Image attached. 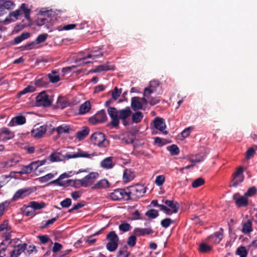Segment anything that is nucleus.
<instances>
[{"label":"nucleus","instance_id":"f257e3e1","mask_svg":"<svg viewBox=\"0 0 257 257\" xmlns=\"http://www.w3.org/2000/svg\"><path fill=\"white\" fill-rule=\"evenodd\" d=\"M107 112L111 120L110 124L114 127L118 126L119 120H121L124 126H127L131 124L130 117L132 115V110L129 107L117 110L115 107L107 108Z\"/></svg>","mask_w":257,"mask_h":257},{"label":"nucleus","instance_id":"f03ea898","mask_svg":"<svg viewBox=\"0 0 257 257\" xmlns=\"http://www.w3.org/2000/svg\"><path fill=\"white\" fill-rule=\"evenodd\" d=\"M127 194L129 195V200H137L143 197L146 193V188L144 185L136 184L126 188Z\"/></svg>","mask_w":257,"mask_h":257},{"label":"nucleus","instance_id":"7ed1b4c3","mask_svg":"<svg viewBox=\"0 0 257 257\" xmlns=\"http://www.w3.org/2000/svg\"><path fill=\"white\" fill-rule=\"evenodd\" d=\"M159 83L157 81H152L150 82L149 87L145 88L144 91V96L148 99V103L151 105H154L160 102L158 97H152L151 94L155 91V86H158Z\"/></svg>","mask_w":257,"mask_h":257},{"label":"nucleus","instance_id":"20e7f679","mask_svg":"<svg viewBox=\"0 0 257 257\" xmlns=\"http://www.w3.org/2000/svg\"><path fill=\"white\" fill-rule=\"evenodd\" d=\"M98 176L99 174L98 173L91 172L82 179L75 180V183L82 187H87L92 185L96 179L98 177Z\"/></svg>","mask_w":257,"mask_h":257},{"label":"nucleus","instance_id":"39448f33","mask_svg":"<svg viewBox=\"0 0 257 257\" xmlns=\"http://www.w3.org/2000/svg\"><path fill=\"white\" fill-rule=\"evenodd\" d=\"M90 141L94 145L99 147H105L107 145V141L104 135L101 132H95L90 137Z\"/></svg>","mask_w":257,"mask_h":257},{"label":"nucleus","instance_id":"423d86ee","mask_svg":"<svg viewBox=\"0 0 257 257\" xmlns=\"http://www.w3.org/2000/svg\"><path fill=\"white\" fill-rule=\"evenodd\" d=\"M109 196L112 200L114 201L129 200V195L127 194L126 188L115 189L110 193Z\"/></svg>","mask_w":257,"mask_h":257},{"label":"nucleus","instance_id":"0eeeda50","mask_svg":"<svg viewBox=\"0 0 257 257\" xmlns=\"http://www.w3.org/2000/svg\"><path fill=\"white\" fill-rule=\"evenodd\" d=\"M232 198L238 208L246 207L248 205V199L244 194L241 195L239 193H236L233 195Z\"/></svg>","mask_w":257,"mask_h":257},{"label":"nucleus","instance_id":"6e6552de","mask_svg":"<svg viewBox=\"0 0 257 257\" xmlns=\"http://www.w3.org/2000/svg\"><path fill=\"white\" fill-rule=\"evenodd\" d=\"M36 101L38 106L46 107L51 104V101L49 99V96L45 91L41 92L36 96Z\"/></svg>","mask_w":257,"mask_h":257},{"label":"nucleus","instance_id":"1a4fd4ad","mask_svg":"<svg viewBox=\"0 0 257 257\" xmlns=\"http://www.w3.org/2000/svg\"><path fill=\"white\" fill-rule=\"evenodd\" d=\"M17 240L16 242L17 243V245L14 246L13 249L10 253V257H18L27 249V244L26 243H19L18 242H21V241L19 239H17Z\"/></svg>","mask_w":257,"mask_h":257},{"label":"nucleus","instance_id":"9d476101","mask_svg":"<svg viewBox=\"0 0 257 257\" xmlns=\"http://www.w3.org/2000/svg\"><path fill=\"white\" fill-rule=\"evenodd\" d=\"M107 119V116L105 110L102 109L98 111L93 116L91 117L89 121L93 124L104 122Z\"/></svg>","mask_w":257,"mask_h":257},{"label":"nucleus","instance_id":"9b49d317","mask_svg":"<svg viewBox=\"0 0 257 257\" xmlns=\"http://www.w3.org/2000/svg\"><path fill=\"white\" fill-rule=\"evenodd\" d=\"M33 192L31 188H25L18 190L14 195L12 200L17 201L20 199H23L29 196Z\"/></svg>","mask_w":257,"mask_h":257},{"label":"nucleus","instance_id":"f8f14e48","mask_svg":"<svg viewBox=\"0 0 257 257\" xmlns=\"http://www.w3.org/2000/svg\"><path fill=\"white\" fill-rule=\"evenodd\" d=\"M154 126L157 130H159L160 132H162L163 134L167 135L168 132L164 131L166 125L165 122L163 118L156 117L153 120Z\"/></svg>","mask_w":257,"mask_h":257},{"label":"nucleus","instance_id":"ddd939ff","mask_svg":"<svg viewBox=\"0 0 257 257\" xmlns=\"http://www.w3.org/2000/svg\"><path fill=\"white\" fill-rule=\"evenodd\" d=\"M67 155H70V154H66L65 156H63L60 153L55 152L51 154L49 157V159L51 162L62 161L70 159L66 157Z\"/></svg>","mask_w":257,"mask_h":257},{"label":"nucleus","instance_id":"4468645a","mask_svg":"<svg viewBox=\"0 0 257 257\" xmlns=\"http://www.w3.org/2000/svg\"><path fill=\"white\" fill-rule=\"evenodd\" d=\"M113 158L112 157H107L100 162V166L103 169L109 170L113 168L115 163L113 162Z\"/></svg>","mask_w":257,"mask_h":257},{"label":"nucleus","instance_id":"2eb2a0df","mask_svg":"<svg viewBox=\"0 0 257 257\" xmlns=\"http://www.w3.org/2000/svg\"><path fill=\"white\" fill-rule=\"evenodd\" d=\"M133 233L138 236H145L153 233V230L151 227L146 228L137 227L134 229Z\"/></svg>","mask_w":257,"mask_h":257},{"label":"nucleus","instance_id":"dca6fc26","mask_svg":"<svg viewBox=\"0 0 257 257\" xmlns=\"http://www.w3.org/2000/svg\"><path fill=\"white\" fill-rule=\"evenodd\" d=\"M115 68L114 65H110L109 62H107L103 65H100L97 66L95 69L91 70L92 72H100L103 71L113 70Z\"/></svg>","mask_w":257,"mask_h":257},{"label":"nucleus","instance_id":"f3484780","mask_svg":"<svg viewBox=\"0 0 257 257\" xmlns=\"http://www.w3.org/2000/svg\"><path fill=\"white\" fill-rule=\"evenodd\" d=\"M162 202L165 203L167 206L170 208L171 212H172V214L178 212L179 204L177 202L169 200H163Z\"/></svg>","mask_w":257,"mask_h":257},{"label":"nucleus","instance_id":"a211bd4d","mask_svg":"<svg viewBox=\"0 0 257 257\" xmlns=\"http://www.w3.org/2000/svg\"><path fill=\"white\" fill-rule=\"evenodd\" d=\"M26 117L23 115H18L13 117L9 123L10 126H14L16 125H22L26 123Z\"/></svg>","mask_w":257,"mask_h":257},{"label":"nucleus","instance_id":"6ab92c4d","mask_svg":"<svg viewBox=\"0 0 257 257\" xmlns=\"http://www.w3.org/2000/svg\"><path fill=\"white\" fill-rule=\"evenodd\" d=\"M110 186V183L107 181V180L103 179H101L96 183L93 184L91 188L92 189H104L108 187H109Z\"/></svg>","mask_w":257,"mask_h":257},{"label":"nucleus","instance_id":"aec40b11","mask_svg":"<svg viewBox=\"0 0 257 257\" xmlns=\"http://www.w3.org/2000/svg\"><path fill=\"white\" fill-rule=\"evenodd\" d=\"M46 132V127L44 125L40 126L36 129L32 131L31 133L34 137L41 138Z\"/></svg>","mask_w":257,"mask_h":257},{"label":"nucleus","instance_id":"412c9836","mask_svg":"<svg viewBox=\"0 0 257 257\" xmlns=\"http://www.w3.org/2000/svg\"><path fill=\"white\" fill-rule=\"evenodd\" d=\"M223 236V229L222 228L219 229L218 231L214 232L210 238L216 244L219 243L222 240Z\"/></svg>","mask_w":257,"mask_h":257},{"label":"nucleus","instance_id":"4be33fe9","mask_svg":"<svg viewBox=\"0 0 257 257\" xmlns=\"http://www.w3.org/2000/svg\"><path fill=\"white\" fill-rule=\"evenodd\" d=\"M132 118L131 119V124L133 123H138L143 118L144 115L142 112L137 111L134 113L132 112Z\"/></svg>","mask_w":257,"mask_h":257},{"label":"nucleus","instance_id":"5701e85b","mask_svg":"<svg viewBox=\"0 0 257 257\" xmlns=\"http://www.w3.org/2000/svg\"><path fill=\"white\" fill-rule=\"evenodd\" d=\"M19 10L21 13H22V14L23 13L24 14V17L28 21H30V13H31V10L29 9L27 5L23 3L21 5Z\"/></svg>","mask_w":257,"mask_h":257},{"label":"nucleus","instance_id":"b1692460","mask_svg":"<svg viewBox=\"0 0 257 257\" xmlns=\"http://www.w3.org/2000/svg\"><path fill=\"white\" fill-rule=\"evenodd\" d=\"M131 107L135 110H138L142 108V104L139 100V97H134L131 99Z\"/></svg>","mask_w":257,"mask_h":257},{"label":"nucleus","instance_id":"393cba45","mask_svg":"<svg viewBox=\"0 0 257 257\" xmlns=\"http://www.w3.org/2000/svg\"><path fill=\"white\" fill-rule=\"evenodd\" d=\"M252 231V222L250 220H247L246 222L242 223L241 231L245 234H248Z\"/></svg>","mask_w":257,"mask_h":257},{"label":"nucleus","instance_id":"a878e982","mask_svg":"<svg viewBox=\"0 0 257 257\" xmlns=\"http://www.w3.org/2000/svg\"><path fill=\"white\" fill-rule=\"evenodd\" d=\"M89 129L88 127L84 126L82 130L76 133L77 138L79 140H83L89 134Z\"/></svg>","mask_w":257,"mask_h":257},{"label":"nucleus","instance_id":"bb28decb","mask_svg":"<svg viewBox=\"0 0 257 257\" xmlns=\"http://www.w3.org/2000/svg\"><path fill=\"white\" fill-rule=\"evenodd\" d=\"M135 177L134 173L130 170L126 169L123 174V179L124 182H128L132 180Z\"/></svg>","mask_w":257,"mask_h":257},{"label":"nucleus","instance_id":"cd10ccee","mask_svg":"<svg viewBox=\"0 0 257 257\" xmlns=\"http://www.w3.org/2000/svg\"><path fill=\"white\" fill-rule=\"evenodd\" d=\"M91 108V104L89 101H86L82 103L79 107V113L83 114L88 112Z\"/></svg>","mask_w":257,"mask_h":257},{"label":"nucleus","instance_id":"c85d7f7f","mask_svg":"<svg viewBox=\"0 0 257 257\" xmlns=\"http://www.w3.org/2000/svg\"><path fill=\"white\" fill-rule=\"evenodd\" d=\"M47 76L51 83H55L60 80L59 75L56 70H52L51 73H49Z\"/></svg>","mask_w":257,"mask_h":257},{"label":"nucleus","instance_id":"c756f323","mask_svg":"<svg viewBox=\"0 0 257 257\" xmlns=\"http://www.w3.org/2000/svg\"><path fill=\"white\" fill-rule=\"evenodd\" d=\"M46 206V204L43 202H38L36 201H31L30 202V205L28 207H31L34 210L42 209Z\"/></svg>","mask_w":257,"mask_h":257},{"label":"nucleus","instance_id":"7c9ffc66","mask_svg":"<svg viewBox=\"0 0 257 257\" xmlns=\"http://www.w3.org/2000/svg\"><path fill=\"white\" fill-rule=\"evenodd\" d=\"M0 133L4 136L5 141L11 139L14 137V134L6 127L2 128Z\"/></svg>","mask_w":257,"mask_h":257},{"label":"nucleus","instance_id":"2f4dec72","mask_svg":"<svg viewBox=\"0 0 257 257\" xmlns=\"http://www.w3.org/2000/svg\"><path fill=\"white\" fill-rule=\"evenodd\" d=\"M91 154H89L86 152H84L83 151H81L80 152L74 153L73 154L67 155L66 157L68 158H76L78 157H83V158H90Z\"/></svg>","mask_w":257,"mask_h":257},{"label":"nucleus","instance_id":"473e14b6","mask_svg":"<svg viewBox=\"0 0 257 257\" xmlns=\"http://www.w3.org/2000/svg\"><path fill=\"white\" fill-rule=\"evenodd\" d=\"M19 162V159L13 158L9 159L5 162H3L2 163V165L3 167L5 168L11 167L16 165Z\"/></svg>","mask_w":257,"mask_h":257},{"label":"nucleus","instance_id":"72a5a7b5","mask_svg":"<svg viewBox=\"0 0 257 257\" xmlns=\"http://www.w3.org/2000/svg\"><path fill=\"white\" fill-rule=\"evenodd\" d=\"M35 91V88L31 85H29L26 88H25L23 90L19 92L17 95V96L18 98H20L22 95L28 93H31Z\"/></svg>","mask_w":257,"mask_h":257},{"label":"nucleus","instance_id":"f704fd0d","mask_svg":"<svg viewBox=\"0 0 257 257\" xmlns=\"http://www.w3.org/2000/svg\"><path fill=\"white\" fill-rule=\"evenodd\" d=\"M30 36V34L28 32L23 33L19 36L15 37L14 42L16 44H19L24 40L28 39Z\"/></svg>","mask_w":257,"mask_h":257},{"label":"nucleus","instance_id":"c9c22d12","mask_svg":"<svg viewBox=\"0 0 257 257\" xmlns=\"http://www.w3.org/2000/svg\"><path fill=\"white\" fill-rule=\"evenodd\" d=\"M232 179L231 180V186L236 187L240 183L243 182L244 179L243 176H232Z\"/></svg>","mask_w":257,"mask_h":257},{"label":"nucleus","instance_id":"e433bc0d","mask_svg":"<svg viewBox=\"0 0 257 257\" xmlns=\"http://www.w3.org/2000/svg\"><path fill=\"white\" fill-rule=\"evenodd\" d=\"M167 150L170 152L172 156L177 155L180 153L179 148L176 145H172L168 146Z\"/></svg>","mask_w":257,"mask_h":257},{"label":"nucleus","instance_id":"4c0bfd02","mask_svg":"<svg viewBox=\"0 0 257 257\" xmlns=\"http://www.w3.org/2000/svg\"><path fill=\"white\" fill-rule=\"evenodd\" d=\"M70 130V128L69 125H60L57 127L56 129H54V130H56L58 135H60L62 133H69Z\"/></svg>","mask_w":257,"mask_h":257},{"label":"nucleus","instance_id":"58836bf2","mask_svg":"<svg viewBox=\"0 0 257 257\" xmlns=\"http://www.w3.org/2000/svg\"><path fill=\"white\" fill-rule=\"evenodd\" d=\"M145 215L149 218L155 219L159 216V213L157 210L152 209L148 210Z\"/></svg>","mask_w":257,"mask_h":257},{"label":"nucleus","instance_id":"ea45409f","mask_svg":"<svg viewBox=\"0 0 257 257\" xmlns=\"http://www.w3.org/2000/svg\"><path fill=\"white\" fill-rule=\"evenodd\" d=\"M257 194V189L255 186L249 187L247 191L244 194L248 198L252 197Z\"/></svg>","mask_w":257,"mask_h":257},{"label":"nucleus","instance_id":"a19ab883","mask_svg":"<svg viewBox=\"0 0 257 257\" xmlns=\"http://www.w3.org/2000/svg\"><path fill=\"white\" fill-rule=\"evenodd\" d=\"M106 239L109 241L118 242L119 238L115 231H110L106 236Z\"/></svg>","mask_w":257,"mask_h":257},{"label":"nucleus","instance_id":"79ce46f5","mask_svg":"<svg viewBox=\"0 0 257 257\" xmlns=\"http://www.w3.org/2000/svg\"><path fill=\"white\" fill-rule=\"evenodd\" d=\"M106 248L109 251H114L118 247V242L109 241L106 244Z\"/></svg>","mask_w":257,"mask_h":257},{"label":"nucleus","instance_id":"37998d69","mask_svg":"<svg viewBox=\"0 0 257 257\" xmlns=\"http://www.w3.org/2000/svg\"><path fill=\"white\" fill-rule=\"evenodd\" d=\"M247 251L245 247L243 246L239 247L236 251V254L239 255L240 257H246L247 255Z\"/></svg>","mask_w":257,"mask_h":257},{"label":"nucleus","instance_id":"c03bdc74","mask_svg":"<svg viewBox=\"0 0 257 257\" xmlns=\"http://www.w3.org/2000/svg\"><path fill=\"white\" fill-rule=\"evenodd\" d=\"M211 250V247L205 243H202L200 244L199 250L201 252L206 253Z\"/></svg>","mask_w":257,"mask_h":257},{"label":"nucleus","instance_id":"a18cd8bd","mask_svg":"<svg viewBox=\"0 0 257 257\" xmlns=\"http://www.w3.org/2000/svg\"><path fill=\"white\" fill-rule=\"evenodd\" d=\"M103 53L102 52H99L98 54H88L86 57H83V58H82L81 59V60H82L83 61V63H89L90 62H85L84 60L86 59V58H93V59H95V58H99V57H101L103 56Z\"/></svg>","mask_w":257,"mask_h":257},{"label":"nucleus","instance_id":"49530a36","mask_svg":"<svg viewBox=\"0 0 257 257\" xmlns=\"http://www.w3.org/2000/svg\"><path fill=\"white\" fill-rule=\"evenodd\" d=\"M136 236L134 234V235H132L128 237L127 240V244L130 247H133L136 245L137 242Z\"/></svg>","mask_w":257,"mask_h":257},{"label":"nucleus","instance_id":"de8ad7c7","mask_svg":"<svg viewBox=\"0 0 257 257\" xmlns=\"http://www.w3.org/2000/svg\"><path fill=\"white\" fill-rule=\"evenodd\" d=\"M33 171L30 166V165L29 164L28 165L23 166L21 168V171H20L18 173H19L20 174H26L31 173Z\"/></svg>","mask_w":257,"mask_h":257},{"label":"nucleus","instance_id":"09e8293b","mask_svg":"<svg viewBox=\"0 0 257 257\" xmlns=\"http://www.w3.org/2000/svg\"><path fill=\"white\" fill-rule=\"evenodd\" d=\"M205 183L204 180L202 178H199L194 180L192 184V186L193 188H198L203 185Z\"/></svg>","mask_w":257,"mask_h":257},{"label":"nucleus","instance_id":"8fccbe9b","mask_svg":"<svg viewBox=\"0 0 257 257\" xmlns=\"http://www.w3.org/2000/svg\"><path fill=\"white\" fill-rule=\"evenodd\" d=\"M54 176V175L52 173H49L44 176L40 177L39 181L41 183H45L53 178Z\"/></svg>","mask_w":257,"mask_h":257},{"label":"nucleus","instance_id":"3c124183","mask_svg":"<svg viewBox=\"0 0 257 257\" xmlns=\"http://www.w3.org/2000/svg\"><path fill=\"white\" fill-rule=\"evenodd\" d=\"M121 93V88L118 89L117 87H115L112 92V98L113 100H116L119 97Z\"/></svg>","mask_w":257,"mask_h":257},{"label":"nucleus","instance_id":"603ef678","mask_svg":"<svg viewBox=\"0 0 257 257\" xmlns=\"http://www.w3.org/2000/svg\"><path fill=\"white\" fill-rule=\"evenodd\" d=\"M132 228L131 225L128 223H123L119 225V229L122 232H126L129 231Z\"/></svg>","mask_w":257,"mask_h":257},{"label":"nucleus","instance_id":"864d4df0","mask_svg":"<svg viewBox=\"0 0 257 257\" xmlns=\"http://www.w3.org/2000/svg\"><path fill=\"white\" fill-rule=\"evenodd\" d=\"M127 247H124L121 249H120L118 252V256L119 257H128L130 255V252L127 251Z\"/></svg>","mask_w":257,"mask_h":257},{"label":"nucleus","instance_id":"5fc2aeb1","mask_svg":"<svg viewBox=\"0 0 257 257\" xmlns=\"http://www.w3.org/2000/svg\"><path fill=\"white\" fill-rule=\"evenodd\" d=\"M14 5L15 4L14 2L11 1H7L4 2L1 6L3 7L5 11L6 9H11Z\"/></svg>","mask_w":257,"mask_h":257},{"label":"nucleus","instance_id":"6e6d98bb","mask_svg":"<svg viewBox=\"0 0 257 257\" xmlns=\"http://www.w3.org/2000/svg\"><path fill=\"white\" fill-rule=\"evenodd\" d=\"M165 181V176L164 175H159V176H158L156 177V178L155 180V183L157 186H160L163 184Z\"/></svg>","mask_w":257,"mask_h":257},{"label":"nucleus","instance_id":"4d7b16f0","mask_svg":"<svg viewBox=\"0 0 257 257\" xmlns=\"http://www.w3.org/2000/svg\"><path fill=\"white\" fill-rule=\"evenodd\" d=\"M48 37L47 34H42L39 35L36 39V42L37 44L44 42Z\"/></svg>","mask_w":257,"mask_h":257},{"label":"nucleus","instance_id":"13d9d810","mask_svg":"<svg viewBox=\"0 0 257 257\" xmlns=\"http://www.w3.org/2000/svg\"><path fill=\"white\" fill-rule=\"evenodd\" d=\"M172 222L173 220L171 218H167L161 221V224L163 227L167 228L170 225Z\"/></svg>","mask_w":257,"mask_h":257},{"label":"nucleus","instance_id":"bf43d9fd","mask_svg":"<svg viewBox=\"0 0 257 257\" xmlns=\"http://www.w3.org/2000/svg\"><path fill=\"white\" fill-rule=\"evenodd\" d=\"M71 200L70 198H66L60 202L61 206L63 208H67L71 205Z\"/></svg>","mask_w":257,"mask_h":257},{"label":"nucleus","instance_id":"052dcab7","mask_svg":"<svg viewBox=\"0 0 257 257\" xmlns=\"http://www.w3.org/2000/svg\"><path fill=\"white\" fill-rule=\"evenodd\" d=\"M35 84L39 87L46 86L48 84V82L45 80L44 78L39 79L35 81Z\"/></svg>","mask_w":257,"mask_h":257},{"label":"nucleus","instance_id":"680f3d73","mask_svg":"<svg viewBox=\"0 0 257 257\" xmlns=\"http://www.w3.org/2000/svg\"><path fill=\"white\" fill-rule=\"evenodd\" d=\"M38 237L42 244H45L50 240L47 235H39Z\"/></svg>","mask_w":257,"mask_h":257},{"label":"nucleus","instance_id":"e2e57ef3","mask_svg":"<svg viewBox=\"0 0 257 257\" xmlns=\"http://www.w3.org/2000/svg\"><path fill=\"white\" fill-rule=\"evenodd\" d=\"M22 15V13L20 12L19 9L13 12L10 13L9 17H14L16 20L19 19V17Z\"/></svg>","mask_w":257,"mask_h":257},{"label":"nucleus","instance_id":"0e129e2a","mask_svg":"<svg viewBox=\"0 0 257 257\" xmlns=\"http://www.w3.org/2000/svg\"><path fill=\"white\" fill-rule=\"evenodd\" d=\"M10 204V203L8 201H5L0 203V216H2L4 214V211L7 207Z\"/></svg>","mask_w":257,"mask_h":257},{"label":"nucleus","instance_id":"69168bd1","mask_svg":"<svg viewBox=\"0 0 257 257\" xmlns=\"http://www.w3.org/2000/svg\"><path fill=\"white\" fill-rule=\"evenodd\" d=\"M193 129L192 127H188L184 130L181 133V135L184 138H186L189 136L191 130Z\"/></svg>","mask_w":257,"mask_h":257},{"label":"nucleus","instance_id":"338daca9","mask_svg":"<svg viewBox=\"0 0 257 257\" xmlns=\"http://www.w3.org/2000/svg\"><path fill=\"white\" fill-rule=\"evenodd\" d=\"M243 168L240 166L236 169L235 172L232 174V176H243Z\"/></svg>","mask_w":257,"mask_h":257},{"label":"nucleus","instance_id":"774afa93","mask_svg":"<svg viewBox=\"0 0 257 257\" xmlns=\"http://www.w3.org/2000/svg\"><path fill=\"white\" fill-rule=\"evenodd\" d=\"M62 248V245L58 243V242H55L54 244V246L52 248V251L53 252H57L59 251H60L61 248Z\"/></svg>","mask_w":257,"mask_h":257}]
</instances>
